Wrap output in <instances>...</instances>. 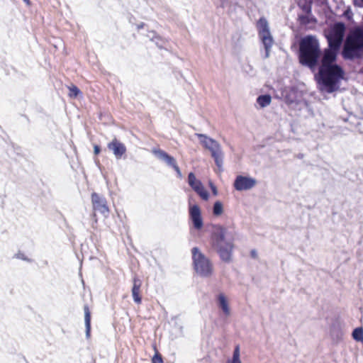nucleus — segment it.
<instances>
[{
    "mask_svg": "<svg viewBox=\"0 0 363 363\" xmlns=\"http://www.w3.org/2000/svg\"><path fill=\"white\" fill-rule=\"evenodd\" d=\"M345 72L338 65L318 67L315 77L319 89L327 93H333L340 88V81L344 79Z\"/></svg>",
    "mask_w": 363,
    "mask_h": 363,
    "instance_id": "1",
    "label": "nucleus"
},
{
    "mask_svg": "<svg viewBox=\"0 0 363 363\" xmlns=\"http://www.w3.org/2000/svg\"><path fill=\"white\" fill-rule=\"evenodd\" d=\"M320 57V48L317 38L311 35H306L299 41V62L311 69H315Z\"/></svg>",
    "mask_w": 363,
    "mask_h": 363,
    "instance_id": "2",
    "label": "nucleus"
},
{
    "mask_svg": "<svg viewBox=\"0 0 363 363\" xmlns=\"http://www.w3.org/2000/svg\"><path fill=\"white\" fill-rule=\"evenodd\" d=\"M211 243L223 262H231L233 244L226 228H216L211 233Z\"/></svg>",
    "mask_w": 363,
    "mask_h": 363,
    "instance_id": "3",
    "label": "nucleus"
},
{
    "mask_svg": "<svg viewBox=\"0 0 363 363\" xmlns=\"http://www.w3.org/2000/svg\"><path fill=\"white\" fill-rule=\"evenodd\" d=\"M341 55L348 60L363 57V28L357 29L347 38Z\"/></svg>",
    "mask_w": 363,
    "mask_h": 363,
    "instance_id": "4",
    "label": "nucleus"
},
{
    "mask_svg": "<svg viewBox=\"0 0 363 363\" xmlns=\"http://www.w3.org/2000/svg\"><path fill=\"white\" fill-rule=\"evenodd\" d=\"M192 260L195 272L203 278L210 277L213 272L211 262L203 254L199 247L191 249Z\"/></svg>",
    "mask_w": 363,
    "mask_h": 363,
    "instance_id": "5",
    "label": "nucleus"
},
{
    "mask_svg": "<svg viewBox=\"0 0 363 363\" xmlns=\"http://www.w3.org/2000/svg\"><path fill=\"white\" fill-rule=\"evenodd\" d=\"M258 38L264 49V58H268L274 40L269 30V23L265 17H261L256 23Z\"/></svg>",
    "mask_w": 363,
    "mask_h": 363,
    "instance_id": "6",
    "label": "nucleus"
},
{
    "mask_svg": "<svg viewBox=\"0 0 363 363\" xmlns=\"http://www.w3.org/2000/svg\"><path fill=\"white\" fill-rule=\"evenodd\" d=\"M345 25L342 23H337L326 35L328 47L327 50L338 53L343 40Z\"/></svg>",
    "mask_w": 363,
    "mask_h": 363,
    "instance_id": "7",
    "label": "nucleus"
},
{
    "mask_svg": "<svg viewBox=\"0 0 363 363\" xmlns=\"http://www.w3.org/2000/svg\"><path fill=\"white\" fill-rule=\"evenodd\" d=\"M188 184L196 192L200 197L207 201L209 198L208 192L204 189L203 184L200 180L196 179L195 174L190 172L188 175Z\"/></svg>",
    "mask_w": 363,
    "mask_h": 363,
    "instance_id": "8",
    "label": "nucleus"
},
{
    "mask_svg": "<svg viewBox=\"0 0 363 363\" xmlns=\"http://www.w3.org/2000/svg\"><path fill=\"white\" fill-rule=\"evenodd\" d=\"M337 54L338 53L327 49H325L323 52L320 51V57L318 65H319L318 67H323V66L325 67L327 66L330 67L337 65L336 63Z\"/></svg>",
    "mask_w": 363,
    "mask_h": 363,
    "instance_id": "9",
    "label": "nucleus"
},
{
    "mask_svg": "<svg viewBox=\"0 0 363 363\" xmlns=\"http://www.w3.org/2000/svg\"><path fill=\"white\" fill-rule=\"evenodd\" d=\"M91 203L94 211L104 215L108 213L109 210L106 204V200L96 192L91 194Z\"/></svg>",
    "mask_w": 363,
    "mask_h": 363,
    "instance_id": "10",
    "label": "nucleus"
},
{
    "mask_svg": "<svg viewBox=\"0 0 363 363\" xmlns=\"http://www.w3.org/2000/svg\"><path fill=\"white\" fill-rule=\"evenodd\" d=\"M196 135L199 138L202 145L211 152V154L221 148V146L216 140L208 137L206 135L196 133Z\"/></svg>",
    "mask_w": 363,
    "mask_h": 363,
    "instance_id": "11",
    "label": "nucleus"
},
{
    "mask_svg": "<svg viewBox=\"0 0 363 363\" xmlns=\"http://www.w3.org/2000/svg\"><path fill=\"white\" fill-rule=\"evenodd\" d=\"M152 152L158 160L164 162L169 167L173 168L177 164L175 158L162 150L154 149Z\"/></svg>",
    "mask_w": 363,
    "mask_h": 363,
    "instance_id": "12",
    "label": "nucleus"
},
{
    "mask_svg": "<svg viewBox=\"0 0 363 363\" xmlns=\"http://www.w3.org/2000/svg\"><path fill=\"white\" fill-rule=\"evenodd\" d=\"M189 217L193 227H203V219L199 206L194 205L189 208Z\"/></svg>",
    "mask_w": 363,
    "mask_h": 363,
    "instance_id": "13",
    "label": "nucleus"
},
{
    "mask_svg": "<svg viewBox=\"0 0 363 363\" xmlns=\"http://www.w3.org/2000/svg\"><path fill=\"white\" fill-rule=\"evenodd\" d=\"M108 147L113 151L117 159L121 158L123 155L126 152L125 146L116 138L108 144Z\"/></svg>",
    "mask_w": 363,
    "mask_h": 363,
    "instance_id": "14",
    "label": "nucleus"
},
{
    "mask_svg": "<svg viewBox=\"0 0 363 363\" xmlns=\"http://www.w3.org/2000/svg\"><path fill=\"white\" fill-rule=\"evenodd\" d=\"M233 187L238 191L250 189V177L238 175L234 181Z\"/></svg>",
    "mask_w": 363,
    "mask_h": 363,
    "instance_id": "15",
    "label": "nucleus"
},
{
    "mask_svg": "<svg viewBox=\"0 0 363 363\" xmlns=\"http://www.w3.org/2000/svg\"><path fill=\"white\" fill-rule=\"evenodd\" d=\"M142 281L136 276L133 279V287L131 289L132 296L135 303L140 304L142 302V297L140 295Z\"/></svg>",
    "mask_w": 363,
    "mask_h": 363,
    "instance_id": "16",
    "label": "nucleus"
},
{
    "mask_svg": "<svg viewBox=\"0 0 363 363\" xmlns=\"http://www.w3.org/2000/svg\"><path fill=\"white\" fill-rule=\"evenodd\" d=\"M217 303L218 308L223 311V315L225 318H228L230 315V309L229 307L228 301L225 296L220 293L217 297Z\"/></svg>",
    "mask_w": 363,
    "mask_h": 363,
    "instance_id": "17",
    "label": "nucleus"
},
{
    "mask_svg": "<svg viewBox=\"0 0 363 363\" xmlns=\"http://www.w3.org/2000/svg\"><path fill=\"white\" fill-rule=\"evenodd\" d=\"M84 312L86 337L89 339L91 336V312L87 305H84Z\"/></svg>",
    "mask_w": 363,
    "mask_h": 363,
    "instance_id": "18",
    "label": "nucleus"
},
{
    "mask_svg": "<svg viewBox=\"0 0 363 363\" xmlns=\"http://www.w3.org/2000/svg\"><path fill=\"white\" fill-rule=\"evenodd\" d=\"M211 157L213 158L218 170L223 172V153L221 148L211 153Z\"/></svg>",
    "mask_w": 363,
    "mask_h": 363,
    "instance_id": "19",
    "label": "nucleus"
},
{
    "mask_svg": "<svg viewBox=\"0 0 363 363\" xmlns=\"http://www.w3.org/2000/svg\"><path fill=\"white\" fill-rule=\"evenodd\" d=\"M312 0H299L298 6L306 14L311 15L312 13Z\"/></svg>",
    "mask_w": 363,
    "mask_h": 363,
    "instance_id": "20",
    "label": "nucleus"
},
{
    "mask_svg": "<svg viewBox=\"0 0 363 363\" xmlns=\"http://www.w3.org/2000/svg\"><path fill=\"white\" fill-rule=\"evenodd\" d=\"M272 101V97L269 94H262L259 95L257 99V103L261 108H264L270 104Z\"/></svg>",
    "mask_w": 363,
    "mask_h": 363,
    "instance_id": "21",
    "label": "nucleus"
},
{
    "mask_svg": "<svg viewBox=\"0 0 363 363\" xmlns=\"http://www.w3.org/2000/svg\"><path fill=\"white\" fill-rule=\"evenodd\" d=\"M352 337L356 342L363 340V327L355 328L352 333Z\"/></svg>",
    "mask_w": 363,
    "mask_h": 363,
    "instance_id": "22",
    "label": "nucleus"
},
{
    "mask_svg": "<svg viewBox=\"0 0 363 363\" xmlns=\"http://www.w3.org/2000/svg\"><path fill=\"white\" fill-rule=\"evenodd\" d=\"M223 204L220 201H216L213 207V213L215 216H219L223 213Z\"/></svg>",
    "mask_w": 363,
    "mask_h": 363,
    "instance_id": "23",
    "label": "nucleus"
},
{
    "mask_svg": "<svg viewBox=\"0 0 363 363\" xmlns=\"http://www.w3.org/2000/svg\"><path fill=\"white\" fill-rule=\"evenodd\" d=\"M227 362H235V363H241L240 359V349L239 346H236L234 351L233 357L231 359H229Z\"/></svg>",
    "mask_w": 363,
    "mask_h": 363,
    "instance_id": "24",
    "label": "nucleus"
},
{
    "mask_svg": "<svg viewBox=\"0 0 363 363\" xmlns=\"http://www.w3.org/2000/svg\"><path fill=\"white\" fill-rule=\"evenodd\" d=\"M147 37L150 38L151 40L155 41V44L159 48H162V45L159 42L160 40H161L160 38L157 35L155 31H150L147 35Z\"/></svg>",
    "mask_w": 363,
    "mask_h": 363,
    "instance_id": "25",
    "label": "nucleus"
},
{
    "mask_svg": "<svg viewBox=\"0 0 363 363\" xmlns=\"http://www.w3.org/2000/svg\"><path fill=\"white\" fill-rule=\"evenodd\" d=\"M69 94L70 97L76 98V97H77L81 94V91L75 85H72V86H70L69 88Z\"/></svg>",
    "mask_w": 363,
    "mask_h": 363,
    "instance_id": "26",
    "label": "nucleus"
},
{
    "mask_svg": "<svg viewBox=\"0 0 363 363\" xmlns=\"http://www.w3.org/2000/svg\"><path fill=\"white\" fill-rule=\"evenodd\" d=\"M309 18H310L309 15H308V14H306V15L299 14L298 16V21H299L300 24L306 26L310 23Z\"/></svg>",
    "mask_w": 363,
    "mask_h": 363,
    "instance_id": "27",
    "label": "nucleus"
},
{
    "mask_svg": "<svg viewBox=\"0 0 363 363\" xmlns=\"http://www.w3.org/2000/svg\"><path fill=\"white\" fill-rule=\"evenodd\" d=\"M151 363H164L162 354L155 350V353L152 357Z\"/></svg>",
    "mask_w": 363,
    "mask_h": 363,
    "instance_id": "28",
    "label": "nucleus"
},
{
    "mask_svg": "<svg viewBox=\"0 0 363 363\" xmlns=\"http://www.w3.org/2000/svg\"><path fill=\"white\" fill-rule=\"evenodd\" d=\"M286 103L293 104L296 100L295 91H291L284 96Z\"/></svg>",
    "mask_w": 363,
    "mask_h": 363,
    "instance_id": "29",
    "label": "nucleus"
},
{
    "mask_svg": "<svg viewBox=\"0 0 363 363\" xmlns=\"http://www.w3.org/2000/svg\"><path fill=\"white\" fill-rule=\"evenodd\" d=\"M14 257L16 259H22L23 261H26V262H30V263L33 262V259L28 258L27 256L25 255L24 253H23L21 252H18V253H16L14 255Z\"/></svg>",
    "mask_w": 363,
    "mask_h": 363,
    "instance_id": "30",
    "label": "nucleus"
},
{
    "mask_svg": "<svg viewBox=\"0 0 363 363\" xmlns=\"http://www.w3.org/2000/svg\"><path fill=\"white\" fill-rule=\"evenodd\" d=\"M209 186L211 189V191L213 193V194L214 196H217L218 195V190H217V187L216 186V185L212 182H209Z\"/></svg>",
    "mask_w": 363,
    "mask_h": 363,
    "instance_id": "31",
    "label": "nucleus"
},
{
    "mask_svg": "<svg viewBox=\"0 0 363 363\" xmlns=\"http://www.w3.org/2000/svg\"><path fill=\"white\" fill-rule=\"evenodd\" d=\"M173 169L175 170L177 177L179 178H182V172H181L179 166L177 164L175 167H173Z\"/></svg>",
    "mask_w": 363,
    "mask_h": 363,
    "instance_id": "32",
    "label": "nucleus"
},
{
    "mask_svg": "<svg viewBox=\"0 0 363 363\" xmlns=\"http://www.w3.org/2000/svg\"><path fill=\"white\" fill-rule=\"evenodd\" d=\"M101 152V147L97 145H95L94 147V152L95 155H98Z\"/></svg>",
    "mask_w": 363,
    "mask_h": 363,
    "instance_id": "33",
    "label": "nucleus"
},
{
    "mask_svg": "<svg viewBox=\"0 0 363 363\" xmlns=\"http://www.w3.org/2000/svg\"><path fill=\"white\" fill-rule=\"evenodd\" d=\"M309 21H310V23H316L317 22V20L316 18L311 14V15H309Z\"/></svg>",
    "mask_w": 363,
    "mask_h": 363,
    "instance_id": "34",
    "label": "nucleus"
},
{
    "mask_svg": "<svg viewBox=\"0 0 363 363\" xmlns=\"http://www.w3.org/2000/svg\"><path fill=\"white\" fill-rule=\"evenodd\" d=\"M257 256V251L255 250H251V258H256Z\"/></svg>",
    "mask_w": 363,
    "mask_h": 363,
    "instance_id": "35",
    "label": "nucleus"
},
{
    "mask_svg": "<svg viewBox=\"0 0 363 363\" xmlns=\"http://www.w3.org/2000/svg\"><path fill=\"white\" fill-rule=\"evenodd\" d=\"M256 184V180L253 178H251V188Z\"/></svg>",
    "mask_w": 363,
    "mask_h": 363,
    "instance_id": "36",
    "label": "nucleus"
},
{
    "mask_svg": "<svg viewBox=\"0 0 363 363\" xmlns=\"http://www.w3.org/2000/svg\"><path fill=\"white\" fill-rule=\"evenodd\" d=\"M296 157H297V158H298V159H302V158H303V154H302V153H299V154H298V155H297V156H296Z\"/></svg>",
    "mask_w": 363,
    "mask_h": 363,
    "instance_id": "37",
    "label": "nucleus"
},
{
    "mask_svg": "<svg viewBox=\"0 0 363 363\" xmlns=\"http://www.w3.org/2000/svg\"><path fill=\"white\" fill-rule=\"evenodd\" d=\"M143 26H144V23H140V24H139V25L138 26V30H140V29L143 28Z\"/></svg>",
    "mask_w": 363,
    "mask_h": 363,
    "instance_id": "38",
    "label": "nucleus"
},
{
    "mask_svg": "<svg viewBox=\"0 0 363 363\" xmlns=\"http://www.w3.org/2000/svg\"><path fill=\"white\" fill-rule=\"evenodd\" d=\"M27 5H30V0H23Z\"/></svg>",
    "mask_w": 363,
    "mask_h": 363,
    "instance_id": "39",
    "label": "nucleus"
},
{
    "mask_svg": "<svg viewBox=\"0 0 363 363\" xmlns=\"http://www.w3.org/2000/svg\"><path fill=\"white\" fill-rule=\"evenodd\" d=\"M213 227H217V225H213ZM220 225H218V228H220Z\"/></svg>",
    "mask_w": 363,
    "mask_h": 363,
    "instance_id": "40",
    "label": "nucleus"
},
{
    "mask_svg": "<svg viewBox=\"0 0 363 363\" xmlns=\"http://www.w3.org/2000/svg\"><path fill=\"white\" fill-rule=\"evenodd\" d=\"M363 2V0H361Z\"/></svg>",
    "mask_w": 363,
    "mask_h": 363,
    "instance_id": "41",
    "label": "nucleus"
}]
</instances>
